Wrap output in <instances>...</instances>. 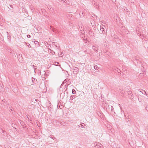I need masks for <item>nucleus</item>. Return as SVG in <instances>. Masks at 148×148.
<instances>
[{"instance_id":"1","label":"nucleus","mask_w":148,"mask_h":148,"mask_svg":"<svg viewBox=\"0 0 148 148\" xmlns=\"http://www.w3.org/2000/svg\"><path fill=\"white\" fill-rule=\"evenodd\" d=\"M134 61H136L137 63L138 62H142L143 60L142 59L140 58H138L137 56H135L134 59Z\"/></svg>"},{"instance_id":"2","label":"nucleus","mask_w":148,"mask_h":148,"mask_svg":"<svg viewBox=\"0 0 148 148\" xmlns=\"http://www.w3.org/2000/svg\"><path fill=\"white\" fill-rule=\"evenodd\" d=\"M73 73L74 74H77L78 73L79 69L77 67L74 66L73 67Z\"/></svg>"},{"instance_id":"3","label":"nucleus","mask_w":148,"mask_h":148,"mask_svg":"<svg viewBox=\"0 0 148 148\" xmlns=\"http://www.w3.org/2000/svg\"><path fill=\"white\" fill-rule=\"evenodd\" d=\"M98 47L97 45H95L92 46V48L95 51L97 52L98 50Z\"/></svg>"},{"instance_id":"4","label":"nucleus","mask_w":148,"mask_h":148,"mask_svg":"<svg viewBox=\"0 0 148 148\" xmlns=\"http://www.w3.org/2000/svg\"><path fill=\"white\" fill-rule=\"evenodd\" d=\"M104 27H105V26L103 25H101L100 26V30L102 32V34H106L105 30L104 29Z\"/></svg>"},{"instance_id":"5","label":"nucleus","mask_w":148,"mask_h":148,"mask_svg":"<svg viewBox=\"0 0 148 148\" xmlns=\"http://www.w3.org/2000/svg\"><path fill=\"white\" fill-rule=\"evenodd\" d=\"M113 70L114 72L116 73H119L120 72H121L120 69L116 67H114L113 69Z\"/></svg>"},{"instance_id":"6","label":"nucleus","mask_w":148,"mask_h":148,"mask_svg":"<svg viewBox=\"0 0 148 148\" xmlns=\"http://www.w3.org/2000/svg\"><path fill=\"white\" fill-rule=\"evenodd\" d=\"M94 146L101 148L102 146V145L99 143H94Z\"/></svg>"},{"instance_id":"7","label":"nucleus","mask_w":148,"mask_h":148,"mask_svg":"<svg viewBox=\"0 0 148 148\" xmlns=\"http://www.w3.org/2000/svg\"><path fill=\"white\" fill-rule=\"evenodd\" d=\"M3 91V85L1 82H0V91L2 92Z\"/></svg>"},{"instance_id":"8","label":"nucleus","mask_w":148,"mask_h":148,"mask_svg":"<svg viewBox=\"0 0 148 148\" xmlns=\"http://www.w3.org/2000/svg\"><path fill=\"white\" fill-rule=\"evenodd\" d=\"M50 29L51 30H52L53 31V32H55V33H56L57 30L56 29L53 28V27L51 26H50Z\"/></svg>"},{"instance_id":"9","label":"nucleus","mask_w":148,"mask_h":148,"mask_svg":"<svg viewBox=\"0 0 148 148\" xmlns=\"http://www.w3.org/2000/svg\"><path fill=\"white\" fill-rule=\"evenodd\" d=\"M32 82L35 84H36L37 83V79L33 77H32Z\"/></svg>"},{"instance_id":"10","label":"nucleus","mask_w":148,"mask_h":148,"mask_svg":"<svg viewBox=\"0 0 148 148\" xmlns=\"http://www.w3.org/2000/svg\"><path fill=\"white\" fill-rule=\"evenodd\" d=\"M79 15L80 17H83L84 16V13L83 12H81L79 13Z\"/></svg>"},{"instance_id":"11","label":"nucleus","mask_w":148,"mask_h":148,"mask_svg":"<svg viewBox=\"0 0 148 148\" xmlns=\"http://www.w3.org/2000/svg\"><path fill=\"white\" fill-rule=\"evenodd\" d=\"M45 75H41V78H42V80H45Z\"/></svg>"},{"instance_id":"12","label":"nucleus","mask_w":148,"mask_h":148,"mask_svg":"<svg viewBox=\"0 0 148 148\" xmlns=\"http://www.w3.org/2000/svg\"><path fill=\"white\" fill-rule=\"evenodd\" d=\"M75 95H71L70 97V99L72 100H73V99H74V98H75Z\"/></svg>"},{"instance_id":"13","label":"nucleus","mask_w":148,"mask_h":148,"mask_svg":"<svg viewBox=\"0 0 148 148\" xmlns=\"http://www.w3.org/2000/svg\"><path fill=\"white\" fill-rule=\"evenodd\" d=\"M88 33H89V34L91 36L93 34V33L90 30L88 32Z\"/></svg>"},{"instance_id":"14","label":"nucleus","mask_w":148,"mask_h":148,"mask_svg":"<svg viewBox=\"0 0 148 148\" xmlns=\"http://www.w3.org/2000/svg\"><path fill=\"white\" fill-rule=\"evenodd\" d=\"M58 108H59L60 109H62L63 108V106H60V105H58L57 106Z\"/></svg>"},{"instance_id":"15","label":"nucleus","mask_w":148,"mask_h":148,"mask_svg":"<svg viewBox=\"0 0 148 148\" xmlns=\"http://www.w3.org/2000/svg\"><path fill=\"white\" fill-rule=\"evenodd\" d=\"M1 132L3 133H4V134H7L6 132H5V131L3 130V129L1 128Z\"/></svg>"},{"instance_id":"16","label":"nucleus","mask_w":148,"mask_h":148,"mask_svg":"<svg viewBox=\"0 0 148 148\" xmlns=\"http://www.w3.org/2000/svg\"><path fill=\"white\" fill-rule=\"evenodd\" d=\"M94 69L96 70H97L99 69V67L98 66L96 65L95 66H94Z\"/></svg>"},{"instance_id":"17","label":"nucleus","mask_w":148,"mask_h":148,"mask_svg":"<svg viewBox=\"0 0 148 148\" xmlns=\"http://www.w3.org/2000/svg\"><path fill=\"white\" fill-rule=\"evenodd\" d=\"M76 93V91L74 89H73L72 90V93L73 94H75Z\"/></svg>"},{"instance_id":"18","label":"nucleus","mask_w":148,"mask_h":148,"mask_svg":"<svg viewBox=\"0 0 148 148\" xmlns=\"http://www.w3.org/2000/svg\"><path fill=\"white\" fill-rule=\"evenodd\" d=\"M128 95H133L132 93V92L131 91H128Z\"/></svg>"},{"instance_id":"19","label":"nucleus","mask_w":148,"mask_h":148,"mask_svg":"<svg viewBox=\"0 0 148 148\" xmlns=\"http://www.w3.org/2000/svg\"><path fill=\"white\" fill-rule=\"evenodd\" d=\"M69 79H65L64 81V83H66V82H67L68 81H69Z\"/></svg>"},{"instance_id":"20","label":"nucleus","mask_w":148,"mask_h":148,"mask_svg":"<svg viewBox=\"0 0 148 148\" xmlns=\"http://www.w3.org/2000/svg\"><path fill=\"white\" fill-rule=\"evenodd\" d=\"M142 93L144 95H145V94H146V91L145 90H142Z\"/></svg>"},{"instance_id":"21","label":"nucleus","mask_w":148,"mask_h":148,"mask_svg":"<svg viewBox=\"0 0 148 148\" xmlns=\"http://www.w3.org/2000/svg\"><path fill=\"white\" fill-rule=\"evenodd\" d=\"M33 66L34 67V72H35L36 71V69H37V66H34V65H33Z\"/></svg>"},{"instance_id":"22","label":"nucleus","mask_w":148,"mask_h":148,"mask_svg":"<svg viewBox=\"0 0 148 148\" xmlns=\"http://www.w3.org/2000/svg\"><path fill=\"white\" fill-rule=\"evenodd\" d=\"M34 43L36 45H39V42L38 41H35L34 42Z\"/></svg>"},{"instance_id":"23","label":"nucleus","mask_w":148,"mask_h":148,"mask_svg":"<svg viewBox=\"0 0 148 148\" xmlns=\"http://www.w3.org/2000/svg\"><path fill=\"white\" fill-rule=\"evenodd\" d=\"M50 50H51V53L52 54H54L55 53V52L51 50L50 49Z\"/></svg>"},{"instance_id":"24","label":"nucleus","mask_w":148,"mask_h":148,"mask_svg":"<svg viewBox=\"0 0 148 148\" xmlns=\"http://www.w3.org/2000/svg\"><path fill=\"white\" fill-rule=\"evenodd\" d=\"M48 8L49 10H51V9L52 8L51 6H48Z\"/></svg>"},{"instance_id":"25","label":"nucleus","mask_w":148,"mask_h":148,"mask_svg":"<svg viewBox=\"0 0 148 148\" xmlns=\"http://www.w3.org/2000/svg\"><path fill=\"white\" fill-rule=\"evenodd\" d=\"M131 97H130V99H132L134 97L133 95H130Z\"/></svg>"},{"instance_id":"26","label":"nucleus","mask_w":148,"mask_h":148,"mask_svg":"<svg viewBox=\"0 0 148 148\" xmlns=\"http://www.w3.org/2000/svg\"><path fill=\"white\" fill-rule=\"evenodd\" d=\"M79 127H81L82 128H83L84 127L83 125L81 124H80V125H79Z\"/></svg>"},{"instance_id":"27","label":"nucleus","mask_w":148,"mask_h":148,"mask_svg":"<svg viewBox=\"0 0 148 148\" xmlns=\"http://www.w3.org/2000/svg\"><path fill=\"white\" fill-rule=\"evenodd\" d=\"M45 45H46V46H47V47H49V46H47V45H49V44L47 43V42H45Z\"/></svg>"},{"instance_id":"28","label":"nucleus","mask_w":148,"mask_h":148,"mask_svg":"<svg viewBox=\"0 0 148 148\" xmlns=\"http://www.w3.org/2000/svg\"><path fill=\"white\" fill-rule=\"evenodd\" d=\"M142 89H138V90H138V91H139V92H141V93H142Z\"/></svg>"},{"instance_id":"29","label":"nucleus","mask_w":148,"mask_h":148,"mask_svg":"<svg viewBox=\"0 0 148 148\" xmlns=\"http://www.w3.org/2000/svg\"><path fill=\"white\" fill-rule=\"evenodd\" d=\"M141 66L142 67H143V71L145 72V71H146V70L145 69L144 67H143V66L142 65Z\"/></svg>"},{"instance_id":"30","label":"nucleus","mask_w":148,"mask_h":148,"mask_svg":"<svg viewBox=\"0 0 148 148\" xmlns=\"http://www.w3.org/2000/svg\"><path fill=\"white\" fill-rule=\"evenodd\" d=\"M111 110L112 111H113V110H114V108H113V107L112 106H111Z\"/></svg>"},{"instance_id":"31","label":"nucleus","mask_w":148,"mask_h":148,"mask_svg":"<svg viewBox=\"0 0 148 148\" xmlns=\"http://www.w3.org/2000/svg\"><path fill=\"white\" fill-rule=\"evenodd\" d=\"M145 108L146 110L148 111V105H147L145 106Z\"/></svg>"},{"instance_id":"32","label":"nucleus","mask_w":148,"mask_h":148,"mask_svg":"<svg viewBox=\"0 0 148 148\" xmlns=\"http://www.w3.org/2000/svg\"><path fill=\"white\" fill-rule=\"evenodd\" d=\"M6 33H7L8 34V37H10L11 36V35H9V34H8V32H6Z\"/></svg>"},{"instance_id":"33","label":"nucleus","mask_w":148,"mask_h":148,"mask_svg":"<svg viewBox=\"0 0 148 148\" xmlns=\"http://www.w3.org/2000/svg\"><path fill=\"white\" fill-rule=\"evenodd\" d=\"M66 73H67V74H66V77H69V75L68 74V72H66Z\"/></svg>"},{"instance_id":"34","label":"nucleus","mask_w":148,"mask_h":148,"mask_svg":"<svg viewBox=\"0 0 148 148\" xmlns=\"http://www.w3.org/2000/svg\"><path fill=\"white\" fill-rule=\"evenodd\" d=\"M27 37L28 38H30L31 37V36L29 34L27 35Z\"/></svg>"},{"instance_id":"35","label":"nucleus","mask_w":148,"mask_h":148,"mask_svg":"<svg viewBox=\"0 0 148 148\" xmlns=\"http://www.w3.org/2000/svg\"><path fill=\"white\" fill-rule=\"evenodd\" d=\"M51 138H53V140H55V139H56V138L55 137H52V136L51 137H50Z\"/></svg>"},{"instance_id":"36","label":"nucleus","mask_w":148,"mask_h":148,"mask_svg":"<svg viewBox=\"0 0 148 148\" xmlns=\"http://www.w3.org/2000/svg\"><path fill=\"white\" fill-rule=\"evenodd\" d=\"M84 42H86V40H87V38H84Z\"/></svg>"},{"instance_id":"37","label":"nucleus","mask_w":148,"mask_h":148,"mask_svg":"<svg viewBox=\"0 0 148 148\" xmlns=\"http://www.w3.org/2000/svg\"><path fill=\"white\" fill-rule=\"evenodd\" d=\"M125 28V27H122L121 28V29H124Z\"/></svg>"},{"instance_id":"38","label":"nucleus","mask_w":148,"mask_h":148,"mask_svg":"<svg viewBox=\"0 0 148 148\" xmlns=\"http://www.w3.org/2000/svg\"><path fill=\"white\" fill-rule=\"evenodd\" d=\"M140 76H143L144 75V73H142L140 74Z\"/></svg>"},{"instance_id":"39","label":"nucleus","mask_w":148,"mask_h":148,"mask_svg":"<svg viewBox=\"0 0 148 148\" xmlns=\"http://www.w3.org/2000/svg\"><path fill=\"white\" fill-rule=\"evenodd\" d=\"M66 0H61V1H62L63 2H65Z\"/></svg>"},{"instance_id":"40","label":"nucleus","mask_w":148,"mask_h":148,"mask_svg":"<svg viewBox=\"0 0 148 148\" xmlns=\"http://www.w3.org/2000/svg\"><path fill=\"white\" fill-rule=\"evenodd\" d=\"M41 10H42V12H43V11H44V12H45V10L44 9H41Z\"/></svg>"},{"instance_id":"41","label":"nucleus","mask_w":148,"mask_h":148,"mask_svg":"<svg viewBox=\"0 0 148 148\" xmlns=\"http://www.w3.org/2000/svg\"><path fill=\"white\" fill-rule=\"evenodd\" d=\"M127 121H130L129 119L127 118Z\"/></svg>"},{"instance_id":"42","label":"nucleus","mask_w":148,"mask_h":148,"mask_svg":"<svg viewBox=\"0 0 148 148\" xmlns=\"http://www.w3.org/2000/svg\"><path fill=\"white\" fill-rule=\"evenodd\" d=\"M62 53H61V54H60V56H63V55H62Z\"/></svg>"},{"instance_id":"43","label":"nucleus","mask_w":148,"mask_h":148,"mask_svg":"<svg viewBox=\"0 0 148 148\" xmlns=\"http://www.w3.org/2000/svg\"><path fill=\"white\" fill-rule=\"evenodd\" d=\"M38 100V99H36L35 100V101H37Z\"/></svg>"},{"instance_id":"44","label":"nucleus","mask_w":148,"mask_h":148,"mask_svg":"<svg viewBox=\"0 0 148 148\" xmlns=\"http://www.w3.org/2000/svg\"><path fill=\"white\" fill-rule=\"evenodd\" d=\"M147 96V97H148V94H145Z\"/></svg>"},{"instance_id":"45","label":"nucleus","mask_w":148,"mask_h":148,"mask_svg":"<svg viewBox=\"0 0 148 148\" xmlns=\"http://www.w3.org/2000/svg\"><path fill=\"white\" fill-rule=\"evenodd\" d=\"M10 6L11 7H12V5H10Z\"/></svg>"},{"instance_id":"46","label":"nucleus","mask_w":148,"mask_h":148,"mask_svg":"<svg viewBox=\"0 0 148 148\" xmlns=\"http://www.w3.org/2000/svg\"><path fill=\"white\" fill-rule=\"evenodd\" d=\"M69 85V84H68L67 85V87Z\"/></svg>"},{"instance_id":"47","label":"nucleus","mask_w":148,"mask_h":148,"mask_svg":"<svg viewBox=\"0 0 148 148\" xmlns=\"http://www.w3.org/2000/svg\"><path fill=\"white\" fill-rule=\"evenodd\" d=\"M59 104H61V102H59Z\"/></svg>"},{"instance_id":"48","label":"nucleus","mask_w":148,"mask_h":148,"mask_svg":"<svg viewBox=\"0 0 148 148\" xmlns=\"http://www.w3.org/2000/svg\"><path fill=\"white\" fill-rule=\"evenodd\" d=\"M10 110H11V111H12V109L11 108H10Z\"/></svg>"},{"instance_id":"49","label":"nucleus","mask_w":148,"mask_h":148,"mask_svg":"<svg viewBox=\"0 0 148 148\" xmlns=\"http://www.w3.org/2000/svg\"><path fill=\"white\" fill-rule=\"evenodd\" d=\"M55 45L56 47H57V46L56 45Z\"/></svg>"},{"instance_id":"50","label":"nucleus","mask_w":148,"mask_h":148,"mask_svg":"<svg viewBox=\"0 0 148 148\" xmlns=\"http://www.w3.org/2000/svg\"><path fill=\"white\" fill-rule=\"evenodd\" d=\"M28 44L29 46H30V45L29 44Z\"/></svg>"},{"instance_id":"51","label":"nucleus","mask_w":148,"mask_h":148,"mask_svg":"<svg viewBox=\"0 0 148 148\" xmlns=\"http://www.w3.org/2000/svg\"><path fill=\"white\" fill-rule=\"evenodd\" d=\"M59 1H61V0H58Z\"/></svg>"},{"instance_id":"52","label":"nucleus","mask_w":148,"mask_h":148,"mask_svg":"<svg viewBox=\"0 0 148 148\" xmlns=\"http://www.w3.org/2000/svg\"><path fill=\"white\" fill-rule=\"evenodd\" d=\"M121 73H120V74L121 75Z\"/></svg>"}]
</instances>
